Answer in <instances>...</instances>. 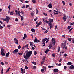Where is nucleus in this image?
Masks as SVG:
<instances>
[{"mask_svg": "<svg viewBox=\"0 0 74 74\" xmlns=\"http://www.w3.org/2000/svg\"><path fill=\"white\" fill-rule=\"evenodd\" d=\"M44 22L45 23H49V21L46 20L44 21Z\"/></svg>", "mask_w": 74, "mask_h": 74, "instance_id": "nucleus-26", "label": "nucleus"}, {"mask_svg": "<svg viewBox=\"0 0 74 74\" xmlns=\"http://www.w3.org/2000/svg\"><path fill=\"white\" fill-rule=\"evenodd\" d=\"M62 3L63 4V5H65L66 4V3L64 2V1H62Z\"/></svg>", "mask_w": 74, "mask_h": 74, "instance_id": "nucleus-38", "label": "nucleus"}, {"mask_svg": "<svg viewBox=\"0 0 74 74\" xmlns=\"http://www.w3.org/2000/svg\"><path fill=\"white\" fill-rule=\"evenodd\" d=\"M9 55L10 52H8L6 54V56H8Z\"/></svg>", "mask_w": 74, "mask_h": 74, "instance_id": "nucleus-34", "label": "nucleus"}, {"mask_svg": "<svg viewBox=\"0 0 74 74\" xmlns=\"http://www.w3.org/2000/svg\"><path fill=\"white\" fill-rule=\"evenodd\" d=\"M18 52V49H16L14 50V51H13V53H15H15H17V52Z\"/></svg>", "mask_w": 74, "mask_h": 74, "instance_id": "nucleus-12", "label": "nucleus"}, {"mask_svg": "<svg viewBox=\"0 0 74 74\" xmlns=\"http://www.w3.org/2000/svg\"><path fill=\"white\" fill-rule=\"evenodd\" d=\"M43 15H45V16H47V14L46 13H43Z\"/></svg>", "mask_w": 74, "mask_h": 74, "instance_id": "nucleus-41", "label": "nucleus"}, {"mask_svg": "<svg viewBox=\"0 0 74 74\" xmlns=\"http://www.w3.org/2000/svg\"><path fill=\"white\" fill-rule=\"evenodd\" d=\"M28 7H29V5H27L26 6V8H27Z\"/></svg>", "mask_w": 74, "mask_h": 74, "instance_id": "nucleus-61", "label": "nucleus"}, {"mask_svg": "<svg viewBox=\"0 0 74 74\" xmlns=\"http://www.w3.org/2000/svg\"><path fill=\"white\" fill-rule=\"evenodd\" d=\"M60 47H58V52H59V51H60Z\"/></svg>", "mask_w": 74, "mask_h": 74, "instance_id": "nucleus-47", "label": "nucleus"}, {"mask_svg": "<svg viewBox=\"0 0 74 74\" xmlns=\"http://www.w3.org/2000/svg\"><path fill=\"white\" fill-rule=\"evenodd\" d=\"M41 23H42V22H41V21H40V22H39L36 25V28L38 27V26H39L40 25H41Z\"/></svg>", "mask_w": 74, "mask_h": 74, "instance_id": "nucleus-8", "label": "nucleus"}, {"mask_svg": "<svg viewBox=\"0 0 74 74\" xmlns=\"http://www.w3.org/2000/svg\"><path fill=\"white\" fill-rule=\"evenodd\" d=\"M32 63L33 64H34V65H36V64H37V63H36V62H32Z\"/></svg>", "mask_w": 74, "mask_h": 74, "instance_id": "nucleus-32", "label": "nucleus"}, {"mask_svg": "<svg viewBox=\"0 0 74 74\" xmlns=\"http://www.w3.org/2000/svg\"><path fill=\"white\" fill-rule=\"evenodd\" d=\"M14 11H11L10 12V15H14Z\"/></svg>", "mask_w": 74, "mask_h": 74, "instance_id": "nucleus-21", "label": "nucleus"}, {"mask_svg": "<svg viewBox=\"0 0 74 74\" xmlns=\"http://www.w3.org/2000/svg\"><path fill=\"white\" fill-rule=\"evenodd\" d=\"M32 2L33 3H36V1L35 0H32Z\"/></svg>", "mask_w": 74, "mask_h": 74, "instance_id": "nucleus-30", "label": "nucleus"}, {"mask_svg": "<svg viewBox=\"0 0 74 74\" xmlns=\"http://www.w3.org/2000/svg\"><path fill=\"white\" fill-rule=\"evenodd\" d=\"M69 5L70 6H71V5H72V4L70 2L69 3Z\"/></svg>", "mask_w": 74, "mask_h": 74, "instance_id": "nucleus-45", "label": "nucleus"}, {"mask_svg": "<svg viewBox=\"0 0 74 74\" xmlns=\"http://www.w3.org/2000/svg\"><path fill=\"white\" fill-rule=\"evenodd\" d=\"M71 27V26H69L68 27L67 29H70Z\"/></svg>", "mask_w": 74, "mask_h": 74, "instance_id": "nucleus-29", "label": "nucleus"}, {"mask_svg": "<svg viewBox=\"0 0 74 74\" xmlns=\"http://www.w3.org/2000/svg\"><path fill=\"white\" fill-rule=\"evenodd\" d=\"M65 47H66V45L64 44L63 43H62L61 44V47L63 49H64L65 48Z\"/></svg>", "mask_w": 74, "mask_h": 74, "instance_id": "nucleus-6", "label": "nucleus"}, {"mask_svg": "<svg viewBox=\"0 0 74 74\" xmlns=\"http://www.w3.org/2000/svg\"><path fill=\"white\" fill-rule=\"evenodd\" d=\"M34 42H36V43H37V42L38 43L40 42V40H38L37 39H35L34 41Z\"/></svg>", "mask_w": 74, "mask_h": 74, "instance_id": "nucleus-5", "label": "nucleus"}, {"mask_svg": "<svg viewBox=\"0 0 74 74\" xmlns=\"http://www.w3.org/2000/svg\"><path fill=\"white\" fill-rule=\"evenodd\" d=\"M25 46H23L22 48V50H23L25 49Z\"/></svg>", "mask_w": 74, "mask_h": 74, "instance_id": "nucleus-37", "label": "nucleus"}, {"mask_svg": "<svg viewBox=\"0 0 74 74\" xmlns=\"http://www.w3.org/2000/svg\"><path fill=\"white\" fill-rule=\"evenodd\" d=\"M49 25L50 26V29H51L52 27V24L51 23H50L49 22L48 23Z\"/></svg>", "mask_w": 74, "mask_h": 74, "instance_id": "nucleus-11", "label": "nucleus"}, {"mask_svg": "<svg viewBox=\"0 0 74 74\" xmlns=\"http://www.w3.org/2000/svg\"><path fill=\"white\" fill-rule=\"evenodd\" d=\"M1 53L2 56H4V55H5V53H4V51L1 52Z\"/></svg>", "mask_w": 74, "mask_h": 74, "instance_id": "nucleus-24", "label": "nucleus"}, {"mask_svg": "<svg viewBox=\"0 0 74 74\" xmlns=\"http://www.w3.org/2000/svg\"><path fill=\"white\" fill-rule=\"evenodd\" d=\"M47 32H48V30H46L44 32V33H45H45H47Z\"/></svg>", "mask_w": 74, "mask_h": 74, "instance_id": "nucleus-39", "label": "nucleus"}, {"mask_svg": "<svg viewBox=\"0 0 74 74\" xmlns=\"http://www.w3.org/2000/svg\"><path fill=\"white\" fill-rule=\"evenodd\" d=\"M22 54H23V52H22V53H18V55H22Z\"/></svg>", "mask_w": 74, "mask_h": 74, "instance_id": "nucleus-35", "label": "nucleus"}, {"mask_svg": "<svg viewBox=\"0 0 74 74\" xmlns=\"http://www.w3.org/2000/svg\"><path fill=\"white\" fill-rule=\"evenodd\" d=\"M34 11H33V12H32L30 13L31 16L32 17H33L34 16Z\"/></svg>", "mask_w": 74, "mask_h": 74, "instance_id": "nucleus-14", "label": "nucleus"}, {"mask_svg": "<svg viewBox=\"0 0 74 74\" xmlns=\"http://www.w3.org/2000/svg\"><path fill=\"white\" fill-rule=\"evenodd\" d=\"M37 20V18H36L35 19H34V21H36V20Z\"/></svg>", "mask_w": 74, "mask_h": 74, "instance_id": "nucleus-55", "label": "nucleus"}, {"mask_svg": "<svg viewBox=\"0 0 74 74\" xmlns=\"http://www.w3.org/2000/svg\"><path fill=\"white\" fill-rule=\"evenodd\" d=\"M14 40L15 43L16 44H18V40L17 39H16L15 38H14Z\"/></svg>", "mask_w": 74, "mask_h": 74, "instance_id": "nucleus-9", "label": "nucleus"}, {"mask_svg": "<svg viewBox=\"0 0 74 74\" xmlns=\"http://www.w3.org/2000/svg\"><path fill=\"white\" fill-rule=\"evenodd\" d=\"M52 56H53L54 58L55 57V54H52Z\"/></svg>", "mask_w": 74, "mask_h": 74, "instance_id": "nucleus-54", "label": "nucleus"}, {"mask_svg": "<svg viewBox=\"0 0 74 74\" xmlns=\"http://www.w3.org/2000/svg\"><path fill=\"white\" fill-rule=\"evenodd\" d=\"M35 47L34 48V47H32L31 48V49H32V50H34V49H35Z\"/></svg>", "mask_w": 74, "mask_h": 74, "instance_id": "nucleus-43", "label": "nucleus"}, {"mask_svg": "<svg viewBox=\"0 0 74 74\" xmlns=\"http://www.w3.org/2000/svg\"><path fill=\"white\" fill-rule=\"evenodd\" d=\"M30 45L31 47H32L33 46V43L32 42H30Z\"/></svg>", "mask_w": 74, "mask_h": 74, "instance_id": "nucleus-17", "label": "nucleus"}, {"mask_svg": "<svg viewBox=\"0 0 74 74\" xmlns=\"http://www.w3.org/2000/svg\"><path fill=\"white\" fill-rule=\"evenodd\" d=\"M63 18V20L64 21H66V20H67V16L66 15H64V16Z\"/></svg>", "mask_w": 74, "mask_h": 74, "instance_id": "nucleus-10", "label": "nucleus"}, {"mask_svg": "<svg viewBox=\"0 0 74 74\" xmlns=\"http://www.w3.org/2000/svg\"><path fill=\"white\" fill-rule=\"evenodd\" d=\"M19 1H20L21 2H22L23 3V1H24V0H19Z\"/></svg>", "mask_w": 74, "mask_h": 74, "instance_id": "nucleus-56", "label": "nucleus"}, {"mask_svg": "<svg viewBox=\"0 0 74 74\" xmlns=\"http://www.w3.org/2000/svg\"><path fill=\"white\" fill-rule=\"evenodd\" d=\"M64 69H67V66H64Z\"/></svg>", "mask_w": 74, "mask_h": 74, "instance_id": "nucleus-49", "label": "nucleus"}, {"mask_svg": "<svg viewBox=\"0 0 74 74\" xmlns=\"http://www.w3.org/2000/svg\"><path fill=\"white\" fill-rule=\"evenodd\" d=\"M36 66H34L33 67L32 69H36Z\"/></svg>", "mask_w": 74, "mask_h": 74, "instance_id": "nucleus-31", "label": "nucleus"}, {"mask_svg": "<svg viewBox=\"0 0 74 74\" xmlns=\"http://www.w3.org/2000/svg\"><path fill=\"white\" fill-rule=\"evenodd\" d=\"M52 44H50L48 46L49 48V49H51V48H52Z\"/></svg>", "mask_w": 74, "mask_h": 74, "instance_id": "nucleus-16", "label": "nucleus"}, {"mask_svg": "<svg viewBox=\"0 0 74 74\" xmlns=\"http://www.w3.org/2000/svg\"><path fill=\"white\" fill-rule=\"evenodd\" d=\"M1 52H4V49H3V48H1Z\"/></svg>", "mask_w": 74, "mask_h": 74, "instance_id": "nucleus-28", "label": "nucleus"}, {"mask_svg": "<svg viewBox=\"0 0 74 74\" xmlns=\"http://www.w3.org/2000/svg\"><path fill=\"white\" fill-rule=\"evenodd\" d=\"M34 55H37V51H34Z\"/></svg>", "mask_w": 74, "mask_h": 74, "instance_id": "nucleus-27", "label": "nucleus"}, {"mask_svg": "<svg viewBox=\"0 0 74 74\" xmlns=\"http://www.w3.org/2000/svg\"><path fill=\"white\" fill-rule=\"evenodd\" d=\"M23 17L22 16H21V21H23Z\"/></svg>", "mask_w": 74, "mask_h": 74, "instance_id": "nucleus-40", "label": "nucleus"}, {"mask_svg": "<svg viewBox=\"0 0 74 74\" xmlns=\"http://www.w3.org/2000/svg\"><path fill=\"white\" fill-rule=\"evenodd\" d=\"M25 7V6H24V5H23L22 6V8H24Z\"/></svg>", "mask_w": 74, "mask_h": 74, "instance_id": "nucleus-57", "label": "nucleus"}, {"mask_svg": "<svg viewBox=\"0 0 74 74\" xmlns=\"http://www.w3.org/2000/svg\"><path fill=\"white\" fill-rule=\"evenodd\" d=\"M68 40L69 41H70V42L71 41V38H69L68 39Z\"/></svg>", "mask_w": 74, "mask_h": 74, "instance_id": "nucleus-33", "label": "nucleus"}, {"mask_svg": "<svg viewBox=\"0 0 74 74\" xmlns=\"http://www.w3.org/2000/svg\"><path fill=\"white\" fill-rule=\"evenodd\" d=\"M28 2H29V1H25L26 3H28Z\"/></svg>", "mask_w": 74, "mask_h": 74, "instance_id": "nucleus-63", "label": "nucleus"}, {"mask_svg": "<svg viewBox=\"0 0 74 74\" xmlns=\"http://www.w3.org/2000/svg\"><path fill=\"white\" fill-rule=\"evenodd\" d=\"M54 15H56L57 14H58V11L56 10H54Z\"/></svg>", "mask_w": 74, "mask_h": 74, "instance_id": "nucleus-15", "label": "nucleus"}, {"mask_svg": "<svg viewBox=\"0 0 74 74\" xmlns=\"http://www.w3.org/2000/svg\"><path fill=\"white\" fill-rule=\"evenodd\" d=\"M47 40V38H46L45 39H43L42 40V41L43 42L42 44H44L43 45V47H45V41H46Z\"/></svg>", "mask_w": 74, "mask_h": 74, "instance_id": "nucleus-2", "label": "nucleus"}, {"mask_svg": "<svg viewBox=\"0 0 74 74\" xmlns=\"http://www.w3.org/2000/svg\"><path fill=\"white\" fill-rule=\"evenodd\" d=\"M45 58H46L45 57H43L42 59L43 60H44L45 59Z\"/></svg>", "mask_w": 74, "mask_h": 74, "instance_id": "nucleus-53", "label": "nucleus"}, {"mask_svg": "<svg viewBox=\"0 0 74 74\" xmlns=\"http://www.w3.org/2000/svg\"><path fill=\"white\" fill-rule=\"evenodd\" d=\"M67 65H71L72 64V63L71 62H69L67 63Z\"/></svg>", "mask_w": 74, "mask_h": 74, "instance_id": "nucleus-23", "label": "nucleus"}, {"mask_svg": "<svg viewBox=\"0 0 74 74\" xmlns=\"http://www.w3.org/2000/svg\"><path fill=\"white\" fill-rule=\"evenodd\" d=\"M25 69H28V67L26 66H25Z\"/></svg>", "mask_w": 74, "mask_h": 74, "instance_id": "nucleus-62", "label": "nucleus"}, {"mask_svg": "<svg viewBox=\"0 0 74 74\" xmlns=\"http://www.w3.org/2000/svg\"><path fill=\"white\" fill-rule=\"evenodd\" d=\"M3 27L2 26H0V29H3Z\"/></svg>", "mask_w": 74, "mask_h": 74, "instance_id": "nucleus-59", "label": "nucleus"}, {"mask_svg": "<svg viewBox=\"0 0 74 74\" xmlns=\"http://www.w3.org/2000/svg\"><path fill=\"white\" fill-rule=\"evenodd\" d=\"M69 69L70 70H72V69H74V66L72 65L71 66L69 67Z\"/></svg>", "mask_w": 74, "mask_h": 74, "instance_id": "nucleus-13", "label": "nucleus"}, {"mask_svg": "<svg viewBox=\"0 0 74 74\" xmlns=\"http://www.w3.org/2000/svg\"><path fill=\"white\" fill-rule=\"evenodd\" d=\"M21 12L22 13V14H24V11H21Z\"/></svg>", "mask_w": 74, "mask_h": 74, "instance_id": "nucleus-52", "label": "nucleus"}, {"mask_svg": "<svg viewBox=\"0 0 74 74\" xmlns=\"http://www.w3.org/2000/svg\"><path fill=\"white\" fill-rule=\"evenodd\" d=\"M16 22H18V19L17 18H16L15 20Z\"/></svg>", "mask_w": 74, "mask_h": 74, "instance_id": "nucleus-51", "label": "nucleus"}, {"mask_svg": "<svg viewBox=\"0 0 74 74\" xmlns=\"http://www.w3.org/2000/svg\"><path fill=\"white\" fill-rule=\"evenodd\" d=\"M1 20H2L3 21H6V19H4V18H2Z\"/></svg>", "mask_w": 74, "mask_h": 74, "instance_id": "nucleus-42", "label": "nucleus"}, {"mask_svg": "<svg viewBox=\"0 0 74 74\" xmlns=\"http://www.w3.org/2000/svg\"><path fill=\"white\" fill-rule=\"evenodd\" d=\"M5 19H6V21H7V23H8L9 21H10V18L9 16H6V18H5Z\"/></svg>", "mask_w": 74, "mask_h": 74, "instance_id": "nucleus-3", "label": "nucleus"}, {"mask_svg": "<svg viewBox=\"0 0 74 74\" xmlns=\"http://www.w3.org/2000/svg\"><path fill=\"white\" fill-rule=\"evenodd\" d=\"M31 31L32 32H34L36 31V30L32 28L31 29Z\"/></svg>", "mask_w": 74, "mask_h": 74, "instance_id": "nucleus-25", "label": "nucleus"}, {"mask_svg": "<svg viewBox=\"0 0 74 74\" xmlns=\"http://www.w3.org/2000/svg\"><path fill=\"white\" fill-rule=\"evenodd\" d=\"M49 21L50 23H52V22H53V19L50 18L49 19Z\"/></svg>", "mask_w": 74, "mask_h": 74, "instance_id": "nucleus-18", "label": "nucleus"}, {"mask_svg": "<svg viewBox=\"0 0 74 74\" xmlns=\"http://www.w3.org/2000/svg\"><path fill=\"white\" fill-rule=\"evenodd\" d=\"M29 47V44H27L26 45H25V47L27 48Z\"/></svg>", "mask_w": 74, "mask_h": 74, "instance_id": "nucleus-36", "label": "nucleus"}, {"mask_svg": "<svg viewBox=\"0 0 74 74\" xmlns=\"http://www.w3.org/2000/svg\"><path fill=\"white\" fill-rule=\"evenodd\" d=\"M48 7L49 8H52V4H51L50 3L48 5Z\"/></svg>", "mask_w": 74, "mask_h": 74, "instance_id": "nucleus-22", "label": "nucleus"}, {"mask_svg": "<svg viewBox=\"0 0 74 74\" xmlns=\"http://www.w3.org/2000/svg\"><path fill=\"white\" fill-rule=\"evenodd\" d=\"M61 63H60L58 65V66H61Z\"/></svg>", "mask_w": 74, "mask_h": 74, "instance_id": "nucleus-60", "label": "nucleus"}, {"mask_svg": "<svg viewBox=\"0 0 74 74\" xmlns=\"http://www.w3.org/2000/svg\"><path fill=\"white\" fill-rule=\"evenodd\" d=\"M26 37H27V35H26V34H24V37H23V39H25Z\"/></svg>", "mask_w": 74, "mask_h": 74, "instance_id": "nucleus-20", "label": "nucleus"}, {"mask_svg": "<svg viewBox=\"0 0 74 74\" xmlns=\"http://www.w3.org/2000/svg\"><path fill=\"white\" fill-rule=\"evenodd\" d=\"M21 46L20 45H19L18 46V49H21Z\"/></svg>", "mask_w": 74, "mask_h": 74, "instance_id": "nucleus-46", "label": "nucleus"}, {"mask_svg": "<svg viewBox=\"0 0 74 74\" xmlns=\"http://www.w3.org/2000/svg\"><path fill=\"white\" fill-rule=\"evenodd\" d=\"M32 53V51H30L28 52H27L26 54L25 53L23 55L24 58L25 59H28V58H29Z\"/></svg>", "mask_w": 74, "mask_h": 74, "instance_id": "nucleus-1", "label": "nucleus"}, {"mask_svg": "<svg viewBox=\"0 0 74 74\" xmlns=\"http://www.w3.org/2000/svg\"><path fill=\"white\" fill-rule=\"evenodd\" d=\"M21 73L22 74H24V73H25V69L22 68H21Z\"/></svg>", "mask_w": 74, "mask_h": 74, "instance_id": "nucleus-4", "label": "nucleus"}, {"mask_svg": "<svg viewBox=\"0 0 74 74\" xmlns=\"http://www.w3.org/2000/svg\"><path fill=\"white\" fill-rule=\"evenodd\" d=\"M48 41H49V40L48 39H47V40H46V43L47 44V43H48Z\"/></svg>", "mask_w": 74, "mask_h": 74, "instance_id": "nucleus-44", "label": "nucleus"}, {"mask_svg": "<svg viewBox=\"0 0 74 74\" xmlns=\"http://www.w3.org/2000/svg\"><path fill=\"white\" fill-rule=\"evenodd\" d=\"M72 42H73V43L74 44V39H72Z\"/></svg>", "mask_w": 74, "mask_h": 74, "instance_id": "nucleus-64", "label": "nucleus"}, {"mask_svg": "<svg viewBox=\"0 0 74 74\" xmlns=\"http://www.w3.org/2000/svg\"><path fill=\"white\" fill-rule=\"evenodd\" d=\"M54 72H56L57 73L58 72V69H55L53 70Z\"/></svg>", "mask_w": 74, "mask_h": 74, "instance_id": "nucleus-19", "label": "nucleus"}, {"mask_svg": "<svg viewBox=\"0 0 74 74\" xmlns=\"http://www.w3.org/2000/svg\"><path fill=\"white\" fill-rule=\"evenodd\" d=\"M10 8H11V5H10L8 6L9 10H10Z\"/></svg>", "mask_w": 74, "mask_h": 74, "instance_id": "nucleus-58", "label": "nucleus"}, {"mask_svg": "<svg viewBox=\"0 0 74 74\" xmlns=\"http://www.w3.org/2000/svg\"><path fill=\"white\" fill-rule=\"evenodd\" d=\"M11 25H7V27H10Z\"/></svg>", "mask_w": 74, "mask_h": 74, "instance_id": "nucleus-48", "label": "nucleus"}, {"mask_svg": "<svg viewBox=\"0 0 74 74\" xmlns=\"http://www.w3.org/2000/svg\"><path fill=\"white\" fill-rule=\"evenodd\" d=\"M67 56V54H64V57H66V56Z\"/></svg>", "mask_w": 74, "mask_h": 74, "instance_id": "nucleus-50", "label": "nucleus"}, {"mask_svg": "<svg viewBox=\"0 0 74 74\" xmlns=\"http://www.w3.org/2000/svg\"><path fill=\"white\" fill-rule=\"evenodd\" d=\"M52 42L53 43L54 45H55L56 44V41H55V39L54 38H52Z\"/></svg>", "mask_w": 74, "mask_h": 74, "instance_id": "nucleus-7", "label": "nucleus"}]
</instances>
